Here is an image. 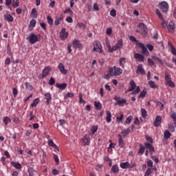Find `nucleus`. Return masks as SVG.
<instances>
[{
	"label": "nucleus",
	"instance_id": "1",
	"mask_svg": "<svg viewBox=\"0 0 176 176\" xmlns=\"http://www.w3.org/2000/svg\"><path fill=\"white\" fill-rule=\"evenodd\" d=\"M109 73L111 76H119V75H122V74H123V69L120 67L113 66V67L109 68Z\"/></svg>",
	"mask_w": 176,
	"mask_h": 176
},
{
	"label": "nucleus",
	"instance_id": "2",
	"mask_svg": "<svg viewBox=\"0 0 176 176\" xmlns=\"http://www.w3.org/2000/svg\"><path fill=\"white\" fill-rule=\"evenodd\" d=\"M170 74L168 72H165V80L166 82V85L168 86L169 87L174 88L175 87V83L171 80V78L170 77Z\"/></svg>",
	"mask_w": 176,
	"mask_h": 176
},
{
	"label": "nucleus",
	"instance_id": "3",
	"mask_svg": "<svg viewBox=\"0 0 176 176\" xmlns=\"http://www.w3.org/2000/svg\"><path fill=\"white\" fill-rule=\"evenodd\" d=\"M93 52H97L98 53H102L104 51L102 50V45L101 43L98 41H95L94 42V49Z\"/></svg>",
	"mask_w": 176,
	"mask_h": 176
},
{
	"label": "nucleus",
	"instance_id": "4",
	"mask_svg": "<svg viewBox=\"0 0 176 176\" xmlns=\"http://www.w3.org/2000/svg\"><path fill=\"white\" fill-rule=\"evenodd\" d=\"M28 41H29L31 45H34L36 43V42H38L39 39L38 38V36H36L34 33H31L29 36L27 38Z\"/></svg>",
	"mask_w": 176,
	"mask_h": 176
},
{
	"label": "nucleus",
	"instance_id": "5",
	"mask_svg": "<svg viewBox=\"0 0 176 176\" xmlns=\"http://www.w3.org/2000/svg\"><path fill=\"white\" fill-rule=\"evenodd\" d=\"M158 7L164 13H167L168 12V3L166 1L159 3Z\"/></svg>",
	"mask_w": 176,
	"mask_h": 176
},
{
	"label": "nucleus",
	"instance_id": "6",
	"mask_svg": "<svg viewBox=\"0 0 176 176\" xmlns=\"http://www.w3.org/2000/svg\"><path fill=\"white\" fill-rule=\"evenodd\" d=\"M115 101H117V105H119V107H123L126 102H127V100L126 99H120V97L116 96H114Z\"/></svg>",
	"mask_w": 176,
	"mask_h": 176
},
{
	"label": "nucleus",
	"instance_id": "7",
	"mask_svg": "<svg viewBox=\"0 0 176 176\" xmlns=\"http://www.w3.org/2000/svg\"><path fill=\"white\" fill-rule=\"evenodd\" d=\"M139 47H141L142 49V54H143L144 56H149V51H148V49L146 47H145V45L142 43H139L138 44Z\"/></svg>",
	"mask_w": 176,
	"mask_h": 176
},
{
	"label": "nucleus",
	"instance_id": "8",
	"mask_svg": "<svg viewBox=\"0 0 176 176\" xmlns=\"http://www.w3.org/2000/svg\"><path fill=\"white\" fill-rule=\"evenodd\" d=\"M144 146V148L149 149V152L151 155H153L155 152V147H153V145H152L149 142H145Z\"/></svg>",
	"mask_w": 176,
	"mask_h": 176
},
{
	"label": "nucleus",
	"instance_id": "9",
	"mask_svg": "<svg viewBox=\"0 0 176 176\" xmlns=\"http://www.w3.org/2000/svg\"><path fill=\"white\" fill-rule=\"evenodd\" d=\"M50 71H51L50 67L49 66L45 67L42 72L41 79L46 78V76H49V74H50Z\"/></svg>",
	"mask_w": 176,
	"mask_h": 176
},
{
	"label": "nucleus",
	"instance_id": "10",
	"mask_svg": "<svg viewBox=\"0 0 176 176\" xmlns=\"http://www.w3.org/2000/svg\"><path fill=\"white\" fill-rule=\"evenodd\" d=\"M73 47H74V49H83V45H82V43H80V41L77 39L73 41Z\"/></svg>",
	"mask_w": 176,
	"mask_h": 176
},
{
	"label": "nucleus",
	"instance_id": "11",
	"mask_svg": "<svg viewBox=\"0 0 176 176\" xmlns=\"http://www.w3.org/2000/svg\"><path fill=\"white\" fill-rule=\"evenodd\" d=\"M58 68L60 71V72L63 74V75H67V74H68V70L65 69V67L64 66V64L63 63H59L58 65Z\"/></svg>",
	"mask_w": 176,
	"mask_h": 176
},
{
	"label": "nucleus",
	"instance_id": "12",
	"mask_svg": "<svg viewBox=\"0 0 176 176\" xmlns=\"http://www.w3.org/2000/svg\"><path fill=\"white\" fill-rule=\"evenodd\" d=\"M134 58H135V60H137L140 63L141 62L144 63V60L145 59V57L144 56V55L140 54L139 53H135Z\"/></svg>",
	"mask_w": 176,
	"mask_h": 176
},
{
	"label": "nucleus",
	"instance_id": "13",
	"mask_svg": "<svg viewBox=\"0 0 176 176\" xmlns=\"http://www.w3.org/2000/svg\"><path fill=\"white\" fill-rule=\"evenodd\" d=\"M162 124V117L160 116H157L155 120L153 122L154 127H159Z\"/></svg>",
	"mask_w": 176,
	"mask_h": 176
},
{
	"label": "nucleus",
	"instance_id": "14",
	"mask_svg": "<svg viewBox=\"0 0 176 176\" xmlns=\"http://www.w3.org/2000/svg\"><path fill=\"white\" fill-rule=\"evenodd\" d=\"M60 39H63V41L65 39H67L68 38V32H66L65 28H63L60 32Z\"/></svg>",
	"mask_w": 176,
	"mask_h": 176
},
{
	"label": "nucleus",
	"instance_id": "15",
	"mask_svg": "<svg viewBox=\"0 0 176 176\" xmlns=\"http://www.w3.org/2000/svg\"><path fill=\"white\" fill-rule=\"evenodd\" d=\"M120 166L121 167V168H133V167H134V165H131L130 163H129V162H122L120 164Z\"/></svg>",
	"mask_w": 176,
	"mask_h": 176
},
{
	"label": "nucleus",
	"instance_id": "16",
	"mask_svg": "<svg viewBox=\"0 0 176 176\" xmlns=\"http://www.w3.org/2000/svg\"><path fill=\"white\" fill-rule=\"evenodd\" d=\"M82 141L84 144V145H89L90 144V135H85L83 138L82 139Z\"/></svg>",
	"mask_w": 176,
	"mask_h": 176
},
{
	"label": "nucleus",
	"instance_id": "17",
	"mask_svg": "<svg viewBox=\"0 0 176 176\" xmlns=\"http://www.w3.org/2000/svg\"><path fill=\"white\" fill-rule=\"evenodd\" d=\"M139 27L142 30V32L144 34H148V28L144 24V23H140Z\"/></svg>",
	"mask_w": 176,
	"mask_h": 176
},
{
	"label": "nucleus",
	"instance_id": "18",
	"mask_svg": "<svg viewBox=\"0 0 176 176\" xmlns=\"http://www.w3.org/2000/svg\"><path fill=\"white\" fill-rule=\"evenodd\" d=\"M136 74H141V75H144L145 70L144 68H142V65L140 64L137 67Z\"/></svg>",
	"mask_w": 176,
	"mask_h": 176
},
{
	"label": "nucleus",
	"instance_id": "19",
	"mask_svg": "<svg viewBox=\"0 0 176 176\" xmlns=\"http://www.w3.org/2000/svg\"><path fill=\"white\" fill-rule=\"evenodd\" d=\"M4 19L6 21H8V23H12L14 20V18L10 14H5Z\"/></svg>",
	"mask_w": 176,
	"mask_h": 176
},
{
	"label": "nucleus",
	"instance_id": "20",
	"mask_svg": "<svg viewBox=\"0 0 176 176\" xmlns=\"http://www.w3.org/2000/svg\"><path fill=\"white\" fill-rule=\"evenodd\" d=\"M44 97L46 100L47 105H49V104H50V101H52V95L50 94V93H47L45 94Z\"/></svg>",
	"mask_w": 176,
	"mask_h": 176
},
{
	"label": "nucleus",
	"instance_id": "21",
	"mask_svg": "<svg viewBox=\"0 0 176 176\" xmlns=\"http://www.w3.org/2000/svg\"><path fill=\"white\" fill-rule=\"evenodd\" d=\"M118 145L120 148L124 147V142L123 141V138L122 137V135H118Z\"/></svg>",
	"mask_w": 176,
	"mask_h": 176
},
{
	"label": "nucleus",
	"instance_id": "22",
	"mask_svg": "<svg viewBox=\"0 0 176 176\" xmlns=\"http://www.w3.org/2000/svg\"><path fill=\"white\" fill-rule=\"evenodd\" d=\"M106 113V121L107 123H111V122L112 121V113H111V111H107Z\"/></svg>",
	"mask_w": 176,
	"mask_h": 176
},
{
	"label": "nucleus",
	"instance_id": "23",
	"mask_svg": "<svg viewBox=\"0 0 176 176\" xmlns=\"http://www.w3.org/2000/svg\"><path fill=\"white\" fill-rule=\"evenodd\" d=\"M63 19L64 18L63 17V16H56L54 21L55 25H58L59 24H61V22L63 21Z\"/></svg>",
	"mask_w": 176,
	"mask_h": 176
},
{
	"label": "nucleus",
	"instance_id": "24",
	"mask_svg": "<svg viewBox=\"0 0 176 176\" xmlns=\"http://www.w3.org/2000/svg\"><path fill=\"white\" fill-rule=\"evenodd\" d=\"M56 87L59 89V90H65L67 89V83H62V84H56Z\"/></svg>",
	"mask_w": 176,
	"mask_h": 176
},
{
	"label": "nucleus",
	"instance_id": "25",
	"mask_svg": "<svg viewBox=\"0 0 176 176\" xmlns=\"http://www.w3.org/2000/svg\"><path fill=\"white\" fill-rule=\"evenodd\" d=\"M94 107H96V109L97 111H101V109H102V104H101L100 102H94Z\"/></svg>",
	"mask_w": 176,
	"mask_h": 176
},
{
	"label": "nucleus",
	"instance_id": "26",
	"mask_svg": "<svg viewBox=\"0 0 176 176\" xmlns=\"http://www.w3.org/2000/svg\"><path fill=\"white\" fill-rule=\"evenodd\" d=\"M130 85H131V88H129L128 89V91H133V90L135 89V87H136V85H135V82H134V80H131L130 82Z\"/></svg>",
	"mask_w": 176,
	"mask_h": 176
},
{
	"label": "nucleus",
	"instance_id": "27",
	"mask_svg": "<svg viewBox=\"0 0 176 176\" xmlns=\"http://www.w3.org/2000/svg\"><path fill=\"white\" fill-rule=\"evenodd\" d=\"M111 171L114 174L119 173V166H118V164H115L111 167Z\"/></svg>",
	"mask_w": 176,
	"mask_h": 176
},
{
	"label": "nucleus",
	"instance_id": "28",
	"mask_svg": "<svg viewBox=\"0 0 176 176\" xmlns=\"http://www.w3.org/2000/svg\"><path fill=\"white\" fill-rule=\"evenodd\" d=\"M171 137V133L168 130H166L164 133V140H168Z\"/></svg>",
	"mask_w": 176,
	"mask_h": 176
},
{
	"label": "nucleus",
	"instance_id": "29",
	"mask_svg": "<svg viewBox=\"0 0 176 176\" xmlns=\"http://www.w3.org/2000/svg\"><path fill=\"white\" fill-rule=\"evenodd\" d=\"M119 63L120 67L124 68V64H126V58H120Z\"/></svg>",
	"mask_w": 176,
	"mask_h": 176
},
{
	"label": "nucleus",
	"instance_id": "30",
	"mask_svg": "<svg viewBox=\"0 0 176 176\" xmlns=\"http://www.w3.org/2000/svg\"><path fill=\"white\" fill-rule=\"evenodd\" d=\"M140 150L138 151V155H144V153L145 152V147L144 146V144H140Z\"/></svg>",
	"mask_w": 176,
	"mask_h": 176
},
{
	"label": "nucleus",
	"instance_id": "31",
	"mask_svg": "<svg viewBox=\"0 0 176 176\" xmlns=\"http://www.w3.org/2000/svg\"><path fill=\"white\" fill-rule=\"evenodd\" d=\"M121 134L122 135L124 138H126L127 135H129V134H130V128H128L126 130H123L121 132Z\"/></svg>",
	"mask_w": 176,
	"mask_h": 176
},
{
	"label": "nucleus",
	"instance_id": "32",
	"mask_svg": "<svg viewBox=\"0 0 176 176\" xmlns=\"http://www.w3.org/2000/svg\"><path fill=\"white\" fill-rule=\"evenodd\" d=\"M151 58H153V60H155V61H157V63H160V64H162V65H163V64H164L163 63V60L162 59H160V58H159L156 56H152Z\"/></svg>",
	"mask_w": 176,
	"mask_h": 176
},
{
	"label": "nucleus",
	"instance_id": "33",
	"mask_svg": "<svg viewBox=\"0 0 176 176\" xmlns=\"http://www.w3.org/2000/svg\"><path fill=\"white\" fill-rule=\"evenodd\" d=\"M116 46L118 49H121V47H123V40H118L117 43L116 44Z\"/></svg>",
	"mask_w": 176,
	"mask_h": 176
},
{
	"label": "nucleus",
	"instance_id": "34",
	"mask_svg": "<svg viewBox=\"0 0 176 176\" xmlns=\"http://www.w3.org/2000/svg\"><path fill=\"white\" fill-rule=\"evenodd\" d=\"M168 30H175V23L173 21H170L168 25Z\"/></svg>",
	"mask_w": 176,
	"mask_h": 176
},
{
	"label": "nucleus",
	"instance_id": "35",
	"mask_svg": "<svg viewBox=\"0 0 176 176\" xmlns=\"http://www.w3.org/2000/svg\"><path fill=\"white\" fill-rule=\"evenodd\" d=\"M24 85L25 86V89H27L28 90H32V89L34 88L32 85L28 82H25L24 83Z\"/></svg>",
	"mask_w": 176,
	"mask_h": 176
},
{
	"label": "nucleus",
	"instance_id": "36",
	"mask_svg": "<svg viewBox=\"0 0 176 176\" xmlns=\"http://www.w3.org/2000/svg\"><path fill=\"white\" fill-rule=\"evenodd\" d=\"M11 164H12L15 168H17L18 170H20L21 168V164L20 163L12 162H11Z\"/></svg>",
	"mask_w": 176,
	"mask_h": 176
},
{
	"label": "nucleus",
	"instance_id": "37",
	"mask_svg": "<svg viewBox=\"0 0 176 176\" xmlns=\"http://www.w3.org/2000/svg\"><path fill=\"white\" fill-rule=\"evenodd\" d=\"M155 13L157 16H158L160 20H163V15L162 14V12H160V10L159 9L155 10Z\"/></svg>",
	"mask_w": 176,
	"mask_h": 176
},
{
	"label": "nucleus",
	"instance_id": "38",
	"mask_svg": "<svg viewBox=\"0 0 176 176\" xmlns=\"http://www.w3.org/2000/svg\"><path fill=\"white\" fill-rule=\"evenodd\" d=\"M140 91H141V89L140 88V86H138L136 87V90L133 91L131 94L132 96H137V94H138V93H140Z\"/></svg>",
	"mask_w": 176,
	"mask_h": 176
},
{
	"label": "nucleus",
	"instance_id": "39",
	"mask_svg": "<svg viewBox=\"0 0 176 176\" xmlns=\"http://www.w3.org/2000/svg\"><path fill=\"white\" fill-rule=\"evenodd\" d=\"M31 13L34 19L38 17V12L36 11V8H33Z\"/></svg>",
	"mask_w": 176,
	"mask_h": 176
},
{
	"label": "nucleus",
	"instance_id": "40",
	"mask_svg": "<svg viewBox=\"0 0 176 176\" xmlns=\"http://www.w3.org/2000/svg\"><path fill=\"white\" fill-rule=\"evenodd\" d=\"M12 122V120L9 117H5L3 119V122L5 123L6 125L9 124Z\"/></svg>",
	"mask_w": 176,
	"mask_h": 176
},
{
	"label": "nucleus",
	"instance_id": "41",
	"mask_svg": "<svg viewBox=\"0 0 176 176\" xmlns=\"http://www.w3.org/2000/svg\"><path fill=\"white\" fill-rule=\"evenodd\" d=\"M168 129L170 130V131H171V133H174V131H175V128L174 127V124H173V123L169 124Z\"/></svg>",
	"mask_w": 176,
	"mask_h": 176
},
{
	"label": "nucleus",
	"instance_id": "42",
	"mask_svg": "<svg viewBox=\"0 0 176 176\" xmlns=\"http://www.w3.org/2000/svg\"><path fill=\"white\" fill-rule=\"evenodd\" d=\"M142 116L144 119L146 118V110L144 108L141 109Z\"/></svg>",
	"mask_w": 176,
	"mask_h": 176
},
{
	"label": "nucleus",
	"instance_id": "43",
	"mask_svg": "<svg viewBox=\"0 0 176 176\" xmlns=\"http://www.w3.org/2000/svg\"><path fill=\"white\" fill-rule=\"evenodd\" d=\"M148 85L151 86V87H152V89H155L157 87V85H156V83L153 80L148 81Z\"/></svg>",
	"mask_w": 176,
	"mask_h": 176
},
{
	"label": "nucleus",
	"instance_id": "44",
	"mask_svg": "<svg viewBox=\"0 0 176 176\" xmlns=\"http://www.w3.org/2000/svg\"><path fill=\"white\" fill-rule=\"evenodd\" d=\"M152 173H153V170L152 168H148L146 170L144 175L149 176V175H151V174H152Z\"/></svg>",
	"mask_w": 176,
	"mask_h": 176
},
{
	"label": "nucleus",
	"instance_id": "45",
	"mask_svg": "<svg viewBox=\"0 0 176 176\" xmlns=\"http://www.w3.org/2000/svg\"><path fill=\"white\" fill-rule=\"evenodd\" d=\"M39 104V98H36L31 104V107H36Z\"/></svg>",
	"mask_w": 176,
	"mask_h": 176
},
{
	"label": "nucleus",
	"instance_id": "46",
	"mask_svg": "<svg viewBox=\"0 0 176 176\" xmlns=\"http://www.w3.org/2000/svg\"><path fill=\"white\" fill-rule=\"evenodd\" d=\"M146 96V91L143 90L140 92V94L139 95V98H144Z\"/></svg>",
	"mask_w": 176,
	"mask_h": 176
},
{
	"label": "nucleus",
	"instance_id": "47",
	"mask_svg": "<svg viewBox=\"0 0 176 176\" xmlns=\"http://www.w3.org/2000/svg\"><path fill=\"white\" fill-rule=\"evenodd\" d=\"M97 130H98V127L97 126H93L91 129L92 134L97 133Z\"/></svg>",
	"mask_w": 176,
	"mask_h": 176
},
{
	"label": "nucleus",
	"instance_id": "48",
	"mask_svg": "<svg viewBox=\"0 0 176 176\" xmlns=\"http://www.w3.org/2000/svg\"><path fill=\"white\" fill-rule=\"evenodd\" d=\"M131 120H133V116H130L127 117V118L126 119V124H130L131 123Z\"/></svg>",
	"mask_w": 176,
	"mask_h": 176
},
{
	"label": "nucleus",
	"instance_id": "49",
	"mask_svg": "<svg viewBox=\"0 0 176 176\" xmlns=\"http://www.w3.org/2000/svg\"><path fill=\"white\" fill-rule=\"evenodd\" d=\"M47 23H48V24H50V25H53V19H52V17H50V16H47Z\"/></svg>",
	"mask_w": 176,
	"mask_h": 176
},
{
	"label": "nucleus",
	"instance_id": "50",
	"mask_svg": "<svg viewBox=\"0 0 176 176\" xmlns=\"http://www.w3.org/2000/svg\"><path fill=\"white\" fill-rule=\"evenodd\" d=\"M48 145L50 146H52L54 148V146H56V144H54V142H53V140L50 139L48 140Z\"/></svg>",
	"mask_w": 176,
	"mask_h": 176
},
{
	"label": "nucleus",
	"instance_id": "51",
	"mask_svg": "<svg viewBox=\"0 0 176 176\" xmlns=\"http://www.w3.org/2000/svg\"><path fill=\"white\" fill-rule=\"evenodd\" d=\"M118 50V47H116V45H115L110 49L109 53H113L114 52H116V50Z\"/></svg>",
	"mask_w": 176,
	"mask_h": 176
},
{
	"label": "nucleus",
	"instance_id": "52",
	"mask_svg": "<svg viewBox=\"0 0 176 176\" xmlns=\"http://www.w3.org/2000/svg\"><path fill=\"white\" fill-rule=\"evenodd\" d=\"M54 160H55L56 164L60 163V160H58V156L56 154H54Z\"/></svg>",
	"mask_w": 176,
	"mask_h": 176
},
{
	"label": "nucleus",
	"instance_id": "53",
	"mask_svg": "<svg viewBox=\"0 0 176 176\" xmlns=\"http://www.w3.org/2000/svg\"><path fill=\"white\" fill-rule=\"evenodd\" d=\"M148 63L151 67H153L155 65V62L151 58H148Z\"/></svg>",
	"mask_w": 176,
	"mask_h": 176
},
{
	"label": "nucleus",
	"instance_id": "54",
	"mask_svg": "<svg viewBox=\"0 0 176 176\" xmlns=\"http://www.w3.org/2000/svg\"><path fill=\"white\" fill-rule=\"evenodd\" d=\"M83 96L82 95V94H79V102L80 104H85V100L82 98Z\"/></svg>",
	"mask_w": 176,
	"mask_h": 176
},
{
	"label": "nucleus",
	"instance_id": "55",
	"mask_svg": "<svg viewBox=\"0 0 176 176\" xmlns=\"http://www.w3.org/2000/svg\"><path fill=\"white\" fill-rule=\"evenodd\" d=\"M110 15H111L112 17L116 16V10L112 9V10L110 11Z\"/></svg>",
	"mask_w": 176,
	"mask_h": 176
},
{
	"label": "nucleus",
	"instance_id": "56",
	"mask_svg": "<svg viewBox=\"0 0 176 176\" xmlns=\"http://www.w3.org/2000/svg\"><path fill=\"white\" fill-rule=\"evenodd\" d=\"M54 83H56V80H54V78L53 77L50 78L49 81V85H50L51 86H53Z\"/></svg>",
	"mask_w": 176,
	"mask_h": 176
},
{
	"label": "nucleus",
	"instance_id": "57",
	"mask_svg": "<svg viewBox=\"0 0 176 176\" xmlns=\"http://www.w3.org/2000/svg\"><path fill=\"white\" fill-rule=\"evenodd\" d=\"M36 25V21L35 19H32L30 23V27H35Z\"/></svg>",
	"mask_w": 176,
	"mask_h": 176
},
{
	"label": "nucleus",
	"instance_id": "58",
	"mask_svg": "<svg viewBox=\"0 0 176 176\" xmlns=\"http://www.w3.org/2000/svg\"><path fill=\"white\" fill-rule=\"evenodd\" d=\"M147 166H148V167H153V162L152 161V160H148Z\"/></svg>",
	"mask_w": 176,
	"mask_h": 176
},
{
	"label": "nucleus",
	"instance_id": "59",
	"mask_svg": "<svg viewBox=\"0 0 176 176\" xmlns=\"http://www.w3.org/2000/svg\"><path fill=\"white\" fill-rule=\"evenodd\" d=\"M72 97H74V94L71 93V92H68L66 95H65V98H72Z\"/></svg>",
	"mask_w": 176,
	"mask_h": 176
},
{
	"label": "nucleus",
	"instance_id": "60",
	"mask_svg": "<svg viewBox=\"0 0 176 176\" xmlns=\"http://www.w3.org/2000/svg\"><path fill=\"white\" fill-rule=\"evenodd\" d=\"M18 93H19V91L17 90V89H16V88H13V89H12V94H13V96H14V97H17Z\"/></svg>",
	"mask_w": 176,
	"mask_h": 176
},
{
	"label": "nucleus",
	"instance_id": "61",
	"mask_svg": "<svg viewBox=\"0 0 176 176\" xmlns=\"http://www.w3.org/2000/svg\"><path fill=\"white\" fill-rule=\"evenodd\" d=\"M146 47L148 49L149 52H152V50H153L154 48L153 45L151 44H147Z\"/></svg>",
	"mask_w": 176,
	"mask_h": 176
},
{
	"label": "nucleus",
	"instance_id": "62",
	"mask_svg": "<svg viewBox=\"0 0 176 176\" xmlns=\"http://www.w3.org/2000/svg\"><path fill=\"white\" fill-rule=\"evenodd\" d=\"M106 34L107 35H111V34H112V28H107V30H106Z\"/></svg>",
	"mask_w": 176,
	"mask_h": 176
},
{
	"label": "nucleus",
	"instance_id": "63",
	"mask_svg": "<svg viewBox=\"0 0 176 176\" xmlns=\"http://www.w3.org/2000/svg\"><path fill=\"white\" fill-rule=\"evenodd\" d=\"M60 171L57 169H53L52 170V174L53 175H58Z\"/></svg>",
	"mask_w": 176,
	"mask_h": 176
},
{
	"label": "nucleus",
	"instance_id": "64",
	"mask_svg": "<svg viewBox=\"0 0 176 176\" xmlns=\"http://www.w3.org/2000/svg\"><path fill=\"white\" fill-rule=\"evenodd\" d=\"M19 5H20V2L19 0H16L15 3L12 4L13 8H18Z\"/></svg>",
	"mask_w": 176,
	"mask_h": 176
}]
</instances>
